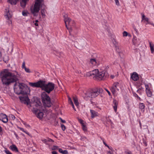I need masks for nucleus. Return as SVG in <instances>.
<instances>
[{
  "instance_id": "nucleus-23",
  "label": "nucleus",
  "mask_w": 154,
  "mask_h": 154,
  "mask_svg": "<svg viewBox=\"0 0 154 154\" xmlns=\"http://www.w3.org/2000/svg\"><path fill=\"white\" fill-rule=\"evenodd\" d=\"M118 103L116 100H114L113 102V107L115 111L116 112L117 111V106Z\"/></svg>"
},
{
  "instance_id": "nucleus-35",
  "label": "nucleus",
  "mask_w": 154,
  "mask_h": 154,
  "mask_svg": "<svg viewBox=\"0 0 154 154\" xmlns=\"http://www.w3.org/2000/svg\"><path fill=\"white\" fill-rule=\"evenodd\" d=\"M79 122L82 125L86 123L83 120L81 119H78Z\"/></svg>"
},
{
  "instance_id": "nucleus-32",
  "label": "nucleus",
  "mask_w": 154,
  "mask_h": 154,
  "mask_svg": "<svg viewBox=\"0 0 154 154\" xmlns=\"http://www.w3.org/2000/svg\"><path fill=\"white\" fill-rule=\"evenodd\" d=\"M22 15L24 16H26L29 14V13L27 11H23L22 12Z\"/></svg>"
},
{
  "instance_id": "nucleus-47",
  "label": "nucleus",
  "mask_w": 154,
  "mask_h": 154,
  "mask_svg": "<svg viewBox=\"0 0 154 154\" xmlns=\"http://www.w3.org/2000/svg\"><path fill=\"white\" fill-rule=\"evenodd\" d=\"M42 141L44 143H45L46 144H48V140L47 139H44L43 140H42Z\"/></svg>"
},
{
  "instance_id": "nucleus-33",
  "label": "nucleus",
  "mask_w": 154,
  "mask_h": 154,
  "mask_svg": "<svg viewBox=\"0 0 154 154\" xmlns=\"http://www.w3.org/2000/svg\"><path fill=\"white\" fill-rule=\"evenodd\" d=\"M145 86L146 88V91L151 89L149 85L145 84Z\"/></svg>"
},
{
  "instance_id": "nucleus-34",
  "label": "nucleus",
  "mask_w": 154,
  "mask_h": 154,
  "mask_svg": "<svg viewBox=\"0 0 154 154\" xmlns=\"http://www.w3.org/2000/svg\"><path fill=\"white\" fill-rule=\"evenodd\" d=\"M24 69L25 71V72L27 73H30L32 72V71L30 70L29 68H27L26 67Z\"/></svg>"
},
{
  "instance_id": "nucleus-55",
  "label": "nucleus",
  "mask_w": 154,
  "mask_h": 154,
  "mask_svg": "<svg viewBox=\"0 0 154 154\" xmlns=\"http://www.w3.org/2000/svg\"><path fill=\"white\" fill-rule=\"evenodd\" d=\"M52 154H57V152L55 151H53L52 152Z\"/></svg>"
},
{
  "instance_id": "nucleus-11",
  "label": "nucleus",
  "mask_w": 154,
  "mask_h": 154,
  "mask_svg": "<svg viewBox=\"0 0 154 154\" xmlns=\"http://www.w3.org/2000/svg\"><path fill=\"white\" fill-rule=\"evenodd\" d=\"M19 98L21 102L22 103L28 105L30 102V100L28 97H19Z\"/></svg>"
},
{
  "instance_id": "nucleus-16",
  "label": "nucleus",
  "mask_w": 154,
  "mask_h": 154,
  "mask_svg": "<svg viewBox=\"0 0 154 154\" xmlns=\"http://www.w3.org/2000/svg\"><path fill=\"white\" fill-rule=\"evenodd\" d=\"M131 78L134 81H137L139 79V76L138 74L135 72H134L131 75Z\"/></svg>"
},
{
  "instance_id": "nucleus-37",
  "label": "nucleus",
  "mask_w": 154,
  "mask_h": 154,
  "mask_svg": "<svg viewBox=\"0 0 154 154\" xmlns=\"http://www.w3.org/2000/svg\"><path fill=\"white\" fill-rule=\"evenodd\" d=\"M17 128L19 129L21 131H23L26 134H29L28 132L26 131H24V129L21 128H20L19 127H17Z\"/></svg>"
},
{
  "instance_id": "nucleus-39",
  "label": "nucleus",
  "mask_w": 154,
  "mask_h": 154,
  "mask_svg": "<svg viewBox=\"0 0 154 154\" xmlns=\"http://www.w3.org/2000/svg\"><path fill=\"white\" fill-rule=\"evenodd\" d=\"M4 151L6 154H13L6 148L5 149Z\"/></svg>"
},
{
  "instance_id": "nucleus-43",
  "label": "nucleus",
  "mask_w": 154,
  "mask_h": 154,
  "mask_svg": "<svg viewBox=\"0 0 154 154\" xmlns=\"http://www.w3.org/2000/svg\"><path fill=\"white\" fill-rule=\"evenodd\" d=\"M123 36H127L128 35V33L127 32L125 31L123 33Z\"/></svg>"
},
{
  "instance_id": "nucleus-56",
  "label": "nucleus",
  "mask_w": 154,
  "mask_h": 154,
  "mask_svg": "<svg viewBox=\"0 0 154 154\" xmlns=\"http://www.w3.org/2000/svg\"><path fill=\"white\" fill-rule=\"evenodd\" d=\"M103 143L105 145V146H107L110 149L109 146L105 142H103Z\"/></svg>"
},
{
  "instance_id": "nucleus-25",
  "label": "nucleus",
  "mask_w": 154,
  "mask_h": 154,
  "mask_svg": "<svg viewBox=\"0 0 154 154\" xmlns=\"http://www.w3.org/2000/svg\"><path fill=\"white\" fill-rule=\"evenodd\" d=\"M139 107L142 111H143V112L144 111V108L145 107L144 104L143 103H140L139 105Z\"/></svg>"
},
{
  "instance_id": "nucleus-52",
  "label": "nucleus",
  "mask_w": 154,
  "mask_h": 154,
  "mask_svg": "<svg viewBox=\"0 0 154 154\" xmlns=\"http://www.w3.org/2000/svg\"><path fill=\"white\" fill-rule=\"evenodd\" d=\"M112 153L110 151H107V154H112Z\"/></svg>"
},
{
  "instance_id": "nucleus-51",
  "label": "nucleus",
  "mask_w": 154,
  "mask_h": 154,
  "mask_svg": "<svg viewBox=\"0 0 154 154\" xmlns=\"http://www.w3.org/2000/svg\"><path fill=\"white\" fill-rule=\"evenodd\" d=\"M14 134L15 135V137H16V138L17 139H18V135L15 132H14Z\"/></svg>"
},
{
  "instance_id": "nucleus-58",
  "label": "nucleus",
  "mask_w": 154,
  "mask_h": 154,
  "mask_svg": "<svg viewBox=\"0 0 154 154\" xmlns=\"http://www.w3.org/2000/svg\"><path fill=\"white\" fill-rule=\"evenodd\" d=\"M134 97H138V95L136 93L134 94Z\"/></svg>"
},
{
  "instance_id": "nucleus-41",
  "label": "nucleus",
  "mask_w": 154,
  "mask_h": 154,
  "mask_svg": "<svg viewBox=\"0 0 154 154\" xmlns=\"http://www.w3.org/2000/svg\"><path fill=\"white\" fill-rule=\"evenodd\" d=\"M95 90L96 91H97L99 93V94L100 93H102L103 92V90L102 88H100L98 89Z\"/></svg>"
},
{
  "instance_id": "nucleus-38",
  "label": "nucleus",
  "mask_w": 154,
  "mask_h": 154,
  "mask_svg": "<svg viewBox=\"0 0 154 154\" xmlns=\"http://www.w3.org/2000/svg\"><path fill=\"white\" fill-rule=\"evenodd\" d=\"M58 149V146H53L51 148V149L52 150H55Z\"/></svg>"
},
{
  "instance_id": "nucleus-24",
  "label": "nucleus",
  "mask_w": 154,
  "mask_h": 154,
  "mask_svg": "<svg viewBox=\"0 0 154 154\" xmlns=\"http://www.w3.org/2000/svg\"><path fill=\"white\" fill-rule=\"evenodd\" d=\"M73 99L75 105L78 107L79 106V103L77 97H73Z\"/></svg>"
},
{
  "instance_id": "nucleus-18",
  "label": "nucleus",
  "mask_w": 154,
  "mask_h": 154,
  "mask_svg": "<svg viewBox=\"0 0 154 154\" xmlns=\"http://www.w3.org/2000/svg\"><path fill=\"white\" fill-rule=\"evenodd\" d=\"M96 71L95 69L91 71L90 72H88L86 73V76H92L94 78H95V75L96 74Z\"/></svg>"
},
{
  "instance_id": "nucleus-27",
  "label": "nucleus",
  "mask_w": 154,
  "mask_h": 154,
  "mask_svg": "<svg viewBox=\"0 0 154 154\" xmlns=\"http://www.w3.org/2000/svg\"><path fill=\"white\" fill-rule=\"evenodd\" d=\"M68 101H69V103L72 106V107L73 108V109H74L75 111H76V109L75 108V107H74L73 103L72 101L71 98L69 97H68Z\"/></svg>"
},
{
  "instance_id": "nucleus-48",
  "label": "nucleus",
  "mask_w": 154,
  "mask_h": 154,
  "mask_svg": "<svg viewBox=\"0 0 154 154\" xmlns=\"http://www.w3.org/2000/svg\"><path fill=\"white\" fill-rule=\"evenodd\" d=\"M41 14L43 17H45V12H43L42 11H41Z\"/></svg>"
},
{
  "instance_id": "nucleus-61",
  "label": "nucleus",
  "mask_w": 154,
  "mask_h": 154,
  "mask_svg": "<svg viewBox=\"0 0 154 154\" xmlns=\"http://www.w3.org/2000/svg\"><path fill=\"white\" fill-rule=\"evenodd\" d=\"M2 131V128L0 126V132H1Z\"/></svg>"
},
{
  "instance_id": "nucleus-29",
  "label": "nucleus",
  "mask_w": 154,
  "mask_h": 154,
  "mask_svg": "<svg viewBox=\"0 0 154 154\" xmlns=\"http://www.w3.org/2000/svg\"><path fill=\"white\" fill-rule=\"evenodd\" d=\"M44 0H35V3L37 4L40 5L41 6L42 3L43 2Z\"/></svg>"
},
{
  "instance_id": "nucleus-30",
  "label": "nucleus",
  "mask_w": 154,
  "mask_h": 154,
  "mask_svg": "<svg viewBox=\"0 0 154 154\" xmlns=\"http://www.w3.org/2000/svg\"><path fill=\"white\" fill-rule=\"evenodd\" d=\"M86 125L87 124L86 123L85 124L82 125V129L83 130L85 131H87V128L86 126Z\"/></svg>"
},
{
  "instance_id": "nucleus-4",
  "label": "nucleus",
  "mask_w": 154,
  "mask_h": 154,
  "mask_svg": "<svg viewBox=\"0 0 154 154\" xmlns=\"http://www.w3.org/2000/svg\"><path fill=\"white\" fill-rule=\"evenodd\" d=\"M96 74L95 75V78L100 80H103L109 77V75L105 71H99L98 69H95Z\"/></svg>"
},
{
  "instance_id": "nucleus-15",
  "label": "nucleus",
  "mask_w": 154,
  "mask_h": 154,
  "mask_svg": "<svg viewBox=\"0 0 154 154\" xmlns=\"http://www.w3.org/2000/svg\"><path fill=\"white\" fill-rule=\"evenodd\" d=\"M90 63L93 66H97L99 64V62L95 59H91L90 60Z\"/></svg>"
},
{
  "instance_id": "nucleus-63",
  "label": "nucleus",
  "mask_w": 154,
  "mask_h": 154,
  "mask_svg": "<svg viewBox=\"0 0 154 154\" xmlns=\"http://www.w3.org/2000/svg\"><path fill=\"white\" fill-rule=\"evenodd\" d=\"M138 99L139 100H141V98L138 96V97H137Z\"/></svg>"
},
{
  "instance_id": "nucleus-59",
  "label": "nucleus",
  "mask_w": 154,
  "mask_h": 154,
  "mask_svg": "<svg viewBox=\"0 0 154 154\" xmlns=\"http://www.w3.org/2000/svg\"><path fill=\"white\" fill-rule=\"evenodd\" d=\"M34 24L36 26H38V24L37 23L35 22V23H34Z\"/></svg>"
},
{
  "instance_id": "nucleus-57",
  "label": "nucleus",
  "mask_w": 154,
  "mask_h": 154,
  "mask_svg": "<svg viewBox=\"0 0 154 154\" xmlns=\"http://www.w3.org/2000/svg\"><path fill=\"white\" fill-rule=\"evenodd\" d=\"M115 77V76L114 75H110V77L112 78V79H113Z\"/></svg>"
},
{
  "instance_id": "nucleus-36",
  "label": "nucleus",
  "mask_w": 154,
  "mask_h": 154,
  "mask_svg": "<svg viewBox=\"0 0 154 154\" xmlns=\"http://www.w3.org/2000/svg\"><path fill=\"white\" fill-rule=\"evenodd\" d=\"M79 122L82 125L86 123L83 120L81 119H78Z\"/></svg>"
},
{
  "instance_id": "nucleus-46",
  "label": "nucleus",
  "mask_w": 154,
  "mask_h": 154,
  "mask_svg": "<svg viewBox=\"0 0 154 154\" xmlns=\"http://www.w3.org/2000/svg\"><path fill=\"white\" fill-rule=\"evenodd\" d=\"M61 127L62 128V129L63 131H64L66 129V127L65 125L63 124L61 125Z\"/></svg>"
},
{
  "instance_id": "nucleus-20",
  "label": "nucleus",
  "mask_w": 154,
  "mask_h": 154,
  "mask_svg": "<svg viewBox=\"0 0 154 154\" xmlns=\"http://www.w3.org/2000/svg\"><path fill=\"white\" fill-rule=\"evenodd\" d=\"M29 0H22L20 2V5L21 7L24 8L25 7L27 3Z\"/></svg>"
},
{
  "instance_id": "nucleus-22",
  "label": "nucleus",
  "mask_w": 154,
  "mask_h": 154,
  "mask_svg": "<svg viewBox=\"0 0 154 154\" xmlns=\"http://www.w3.org/2000/svg\"><path fill=\"white\" fill-rule=\"evenodd\" d=\"M151 52L152 54L154 53V45L150 41H149Z\"/></svg>"
},
{
  "instance_id": "nucleus-9",
  "label": "nucleus",
  "mask_w": 154,
  "mask_h": 154,
  "mask_svg": "<svg viewBox=\"0 0 154 154\" xmlns=\"http://www.w3.org/2000/svg\"><path fill=\"white\" fill-rule=\"evenodd\" d=\"M99 93L95 90H91L87 91L85 93V97L91 98H94L98 96Z\"/></svg>"
},
{
  "instance_id": "nucleus-53",
  "label": "nucleus",
  "mask_w": 154,
  "mask_h": 154,
  "mask_svg": "<svg viewBox=\"0 0 154 154\" xmlns=\"http://www.w3.org/2000/svg\"><path fill=\"white\" fill-rule=\"evenodd\" d=\"M11 117L12 118V119L13 120H14L15 119V117L13 115H11Z\"/></svg>"
},
{
  "instance_id": "nucleus-62",
  "label": "nucleus",
  "mask_w": 154,
  "mask_h": 154,
  "mask_svg": "<svg viewBox=\"0 0 154 154\" xmlns=\"http://www.w3.org/2000/svg\"><path fill=\"white\" fill-rule=\"evenodd\" d=\"M126 154H131V152H126Z\"/></svg>"
},
{
  "instance_id": "nucleus-17",
  "label": "nucleus",
  "mask_w": 154,
  "mask_h": 154,
  "mask_svg": "<svg viewBox=\"0 0 154 154\" xmlns=\"http://www.w3.org/2000/svg\"><path fill=\"white\" fill-rule=\"evenodd\" d=\"M90 112L91 118L93 119L98 116V113L97 112L92 109L90 110Z\"/></svg>"
},
{
  "instance_id": "nucleus-26",
  "label": "nucleus",
  "mask_w": 154,
  "mask_h": 154,
  "mask_svg": "<svg viewBox=\"0 0 154 154\" xmlns=\"http://www.w3.org/2000/svg\"><path fill=\"white\" fill-rule=\"evenodd\" d=\"M19 0H8V2L12 5H15Z\"/></svg>"
},
{
  "instance_id": "nucleus-1",
  "label": "nucleus",
  "mask_w": 154,
  "mask_h": 154,
  "mask_svg": "<svg viewBox=\"0 0 154 154\" xmlns=\"http://www.w3.org/2000/svg\"><path fill=\"white\" fill-rule=\"evenodd\" d=\"M2 81L3 84L8 85L11 83L16 82L19 75L17 72L12 73L7 69H5L1 73Z\"/></svg>"
},
{
  "instance_id": "nucleus-54",
  "label": "nucleus",
  "mask_w": 154,
  "mask_h": 154,
  "mask_svg": "<svg viewBox=\"0 0 154 154\" xmlns=\"http://www.w3.org/2000/svg\"><path fill=\"white\" fill-rule=\"evenodd\" d=\"M60 120L61 121V122L63 123H65L66 122V121L65 120H63L61 118H60Z\"/></svg>"
},
{
  "instance_id": "nucleus-13",
  "label": "nucleus",
  "mask_w": 154,
  "mask_h": 154,
  "mask_svg": "<svg viewBox=\"0 0 154 154\" xmlns=\"http://www.w3.org/2000/svg\"><path fill=\"white\" fill-rule=\"evenodd\" d=\"M0 120L3 122L6 123L8 121V119L7 116L4 114L1 113L0 114Z\"/></svg>"
},
{
  "instance_id": "nucleus-50",
  "label": "nucleus",
  "mask_w": 154,
  "mask_h": 154,
  "mask_svg": "<svg viewBox=\"0 0 154 154\" xmlns=\"http://www.w3.org/2000/svg\"><path fill=\"white\" fill-rule=\"evenodd\" d=\"M105 90L108 93V94L110 96L111 95V93H110V92H109V91L106 89H105Z\"/></svg>"
},
{
  "instance_id": "nucleus-19",
  "label": "nucleus",
  "mask_w": 154,
  "mask_h": 154,
  "mask_svg": "<svg viewBox=\"0 0 154 154\" xmlns=\"http://www.w3.org/2000/svg\"><path fill=\"white\" fill-rule=\"evenodd\" d=\"M9 149L12 151L18 152L19 151L17 148L14 144H12L9 147Z\"/></svg>"
},
{
  "instance_id": "nucleus-60",
  "label": "nucleus",
  "mask_w": 154,
  "mask_h": 154,
  "mask_svg": "<svg viewBox=\"0 0 154 154\" xmlns=\"http://www.w3.org/2000/svg\"><path fill=\"white\" fill-rule=\"evenodd\" d=\"M47 140H48V141H52V140L51 139H47Z\"/></svg>"
},
{
  "instance_id": "nucleus-5",
  "label": "nucleus",
  "mask_w": 154,
  "mask_h": 154,
  "mask_svg": "<svg viewBox=\"0 0 154 154\" xmlns=\"http://www.w3.org/2000/svg\"><path fill=\"white\" fill-rule=\"evenodd\" d=\"M41 96L44 105L45 107H51L52 104L50 98L46 93L45 92H43Z\"/></svg>"
},
{
  "instance_id": "nucleus-10",
  "label": "nucleus",
  "mask_w": 154,
  "mask_h": 154,
  "mask_svg": "<svg viewBox=\"0 0 154 154\" xmlns=\"http://www.w3.org/2000/svg\"><path fill=\"white\" fill-rule=\"evenodd\" d=\"M41 6L36 3H35L33 6L31 7L30 10L32 13L34 15H35L36 13H38L40 10Z\"/></svg>"
},
{
  "instance_id": "nucleus-64",
  "label": "nucleus",
  "mask_w": 154,
  "mask_h": 154,
  "mask_svg": "<svg viewBox=\"0 0 154 154\" xmlns=\"http://www.w3.org/2000/svg\"><path fill=\"white\" fill-rule=\"evenodd\" d=\"M77 73H81V72L80 71H77V72H76Z\"/></svg>"
},
{
  "instance_id": "nucleus-45",
  "label": "nucleus",
  "mask_w": 154,
  "mask_h": 154,
  "mask_svg": "<svg viewBox=\"0 0 154 154\" xmlns=\"http://www.w3.org/2000/svg\"><path fill=\"white\" fill-rule=\"evenodd\" d=\"M62 154H68V152L67 150H63V152H62Z\"/></svg>"
},
{
  "instance_id": "nucleus-6",
  "label": "nucleus",
  "mask_w": 154,
  "mask_h": 154,
  "mask_svg": "<svg viewBox=\"0 0 154 154\" xmlns=\"http://www.w3.org/2000/svg\"><path fill=\"white\" fill-rule=\"evenodd\" d=\"M64 21L65 23L67 29L69 30L70 33L72 32V28L68 26L70 23H74V20H71L69 17L66 16H64Z\"/></svg>"
},
{
  "instance_id": "nucleus-7",
  "label": "nucleus",
  "mask_w": 154,
  "mask_h": 154,
  "mask_svg": "<svg viewBox=\"0 0 154 154\" xmlns=\"http://www.w3.org/2000/svg\"><path fill=\"white\" fill-rule=\"evenodd\" d=\"M119 88V85L118 83H114L110 89L114 95L117 96L118 95Z\"/></svg>"
},
{
  "instance_id": "nucleus-3",
  "label": "nucleus",
  "mask_w": 154,
  "mask_h": 154,
  "mask_svg": "<svg viewBox=\"0 0 154 154\" xmlns=\"http://www.w3.org/2000/svg\"><path fill=\"white\" fill-rule=\"evenodd\" d=\"M41 102L38 100L37 102H34L32 103L33 109L32 111L33 113L35 114L36 117L41 119L42 118L44 113L42 110H41L42 106Z\"/></svg>"
},
{
  "instance_id": "nucleus-28",
  "label": "nucleus",
  "mask_w": 154,
  "mask_h": 154,
  "mask_svg": "<svg viewBox=\"0 0 154 154\" xmlns=\"http://www.w3.org/2000/svg\"><path fill=\"white\" fill-rule=\"evenodd\" d=\"M146 91L148 97H151L152 96V92L151 91V89Z\"/></svg>"
},
{
  "instance_id": "nucleus-49",
  "label": "nucleus",
  "mask_w": 154,
  "mask_h": 154,
  "mask_svg": "<svg viewBox=\"0 0 154 154\" xmlns=\"http://www.w3.org/2000/svg\"><path fill=\"white\" fill-rule=\"evenodd\" d=\"M58 149L59 152L60 153L62 154V152H63V149L61 148H58Z\"/></svg>"
},
{
  "instance_id": "nucleus-40",
  "label": "nucleus",
  "mask_w": 154,
  "mask_h": 154,
  "mask_svg": "<svg viewBox=\"0 0 154 154\" xmlns=\"http://www.w3.org/2000/svg\"><path fill=\"white\" fill-rule=\"evenodd\" d=\"M115 2L116 5L117 6H119L120 5V4L119 0H114Z\"/></svg>"
},
{
  "instance_id": "nucleus-44",
  "label": "nucleus",
  "mask_w": 154,
  "mask_h": 154,
  "mask_svg": "<svg viewBox=\"0 0 154 154\" xmlns=\"http://www.w3.org/2000/svg\"><path fill=\"white\" fill-rule=\"evenodd\" d=\"M26 67V66H25V62L24 61V62H23L22 63V68L23 69H24Z\"/></svg>"
},
{
  "instance_id": "nucleus-2",
  "label": "nucleus",
  "mask_w": 154,
  "mask_h": 154,
  "mask_svg": "<svg viewBox=\"0 0 154 154\" xmlns=\"http://www.w3.org/2000/svg\"><path fill=\"white\" fill-rule=\"evenodd\" d=\"M14 92L17 94L23 95L29 94L30 92L29 88L25 84L16 82L14 85Z\"/></svg>"
},
{
  "instance_id": "nucleus-12",
  "label": "nucleus",
  "mask_w": 154,
  "mask_h": 154,
  "mask_svg": "<svg viewBox=\"0 0 154 154\" xmlns=\"http://www.w3.org/2000/svg\"><path fill=\"white\" fill-rule=\"evenodd\" d=\"M37 87L41 88L44 90L45 85V82L44 81L40 80L37 82Z\"/></svg>"
},
{
  "instance_id": "nucleus-21",
  "label": "nucleus",
  "mask_w": 154,
  "mask_h": 154,
  "mask_svg": "<svg viewBox=\"0 0 154 154\" xmlns=\"http://www.w3.org/2000/svg\"><path fill=\"white\" fill-rule=\"evenodd\" d=\"M141 15L142 16V21H144V22H146L147 23L150 24L149 22V19L146 17L143 14L141 13Z\"/></svg>"
},
{
  "instance_id": "nucleus-8",
  "label": "nucleus",
  "mask_w": 154,
  "mask_h": 154,
  "mask_svg": "<svg viewBox=\"0 0 154 154\" xmlns=\"http://www.w3.org/2000/svg\"><path fill=\"white\" fill-rule=\"evenodd\" d=\"M55 87V85L52 82H49L47 84H46L45 86L44 90L48 93H49L52 91Z\"/></svg>"
},
{
  "instance_id": "nucleus-14",
  "label": "nucleus",
  "mask_w": 154,
  "mask_h": 154,
  "mask_svg": "<svg viewBox=\"0 0 154 154\" xmlns=\"http://www.w3.org/2000/svg\"><path fill=\"white\" fill-rule=\"evenodd\" d=\"M5 16L8 20H9L12 17V13L10 12L8 8H6L5 9Z\"/></svg>"
},
{
  "instance_id": "nucleus-42",
  "label": "nucleus",
  "mask_w": 154,
  "mask_h": 154,
  "mask_svg": "<svg viewBox=\"0 0 154 154\" xmlns=\"http://www.w3.org/2000/svg\"><path fill=\"white\" fill-rule=\"evenodd\" d=\"M75 23H70L68 26H69V27L72 28V27H73L75 26Z\"/></svg>"
},
{
  "instance_id": "nucleus-31",
  "label": "nucleus",
  "mask_w": 154,
  "mask_h": 154,
  "mask_svg": "<svg viewBox=\"0 0 154 154\" xmlns=\"http://www.w3.org/2000/svg\"><path fill=\"white\" fill-rule=\"evenodd\" d=\"M37 82L35 83L29 82V84L32 87H37Z\"/></svg>"
}]
</instances>
